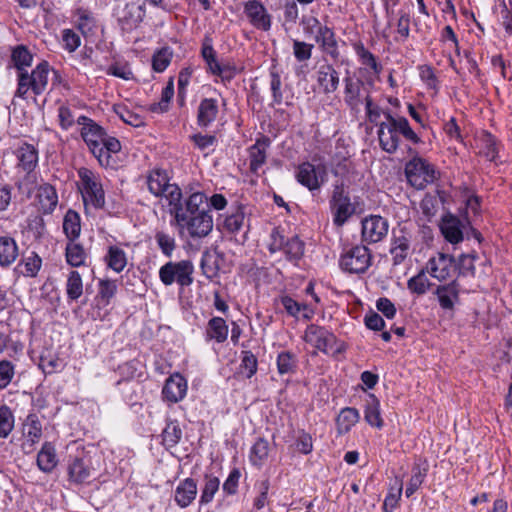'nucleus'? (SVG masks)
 Here are the masks:
<instances>
[{
  "label": "nucleus",
  "mask_w": 512,
  "mask_h": 512,
  "mask_svg": "<svg viewBox=\"0 0 512 512\" xmlns=\"http://www.w3.org/2000/svg\"><path fill=\"white\" fill-rule=\"evenodd\" d=\"M206 197L203 193L191 194L183 203L182 201L173 209H169L174 216L176 225L180 230L186 229L193 239L204 238L213 229V218L209 210L201 208Z\"/></svg>",
  "instance_id": "nucleus-1"
},
{
  "label": "nucleus",
  "mask_w": 512,
  "mask_h": 512,
  "mask_svg": "<svg viewBox=\"0 0 512 512\" xmlns=\"http://www.w3.org/2000/svg\"><path fill=\"white\" fill-rule=\"evenodd\" d=\"M383 115L386 121L378 124L377 131L379 145L382 150L389 154L396 152L400 143V134L415 144L421 141L405 117H395L390 110L383 112Z\"/></svg>",
  "instance_id": "nucleus-2"
},
{
  "label": "nucleus",
  "mask_w": 512,
  "mask_h": 512,
  "mask_svg": "<svg viewBox=\"0 0 512 512\" xmlns=\"http://www.w3.org/2000/svg\"><path fill=\"white\" fill-rule=\"evenodd\" d=\"M49 71L50 66L48 62L42 61L32 70L31 74L20 72L18 74V87L15 95L25 99L29 90H32L35 95L42 94L48 85Z\"/></svg>",
  "instance_id": "nucleus-3"
},
{
  "label": "nucleus",
  "mask_w": 512,
  "mask_h": 512,
  "mask_svg": "<svg viewBox=\"0 0 512 512\" xmlns=\"http://www.w3.org/2000/svg\"><path fill=\"white\" fill-rule=\"evenodd\" d=\"M81 182V193L84 205H92L96 209H101L105 205V193L100 181V176L92 170L81 167L77 171Z\"/></svg>",
  "instance_id": "nucleus-4"
},
{
  "label": "nucleus",
  "mask_w": 512,
  "mask_h": 512,
  "mask_svg": "<svg viewBox=\"0 0 512 512\" xmlns=\"http://www.w3.org/2000/svg\"><path fill=\"white\" fill-rule=\"evenodd\" d=\"M405 175L412 187L422 190L436 181L440 173L426 159L415 156L406 163Z\"/></svg>",
  "instance_id": "nucleus-5"
},
{
  "label": "nucleus",
  "mask_w": 512,
  "mask_h": 512,
  "mask_svg": "<svg viewBox=\"0 0 512 512\" xmlns=\"http://www.w3.org/2000/svg\"><path fill=\"white\" fill-rule=\"evenodd\" d=\"M147 185L152 194L168 201L169 209L182 201L181 189L176 184L169 183V177L164 170H153L147 177Z\"/></svg>",
  "instance_id": "nucleus-6"
},
{
  "label": "nucleus",
  "mask_w": 512,
  "mask_h": 512,
  "mask_svg": "<svg viewBox=\"0 0 512 512\" xmlns=\"http://www.w3.org/2000/svg\"><path fill=\"white\" fill-rule=\"evenodd\" d=\"M77 123L82 125L80 132L81 137L87 144L90 152L98 160L99 164H108V157L104 154H101V143L105 139V130L95 121L86 116L78 117Z\"/></svg>",
  "instance_id": "nucleus-7"
},
{
  "label": "nucleus",
  "mask_w": 512,
  "mask_h": 512,
  "mask_svg": "<svg viewBox=\"0 0 512 512\" xmlns=\"http://www.w3.org/2000/svg\"><path fill=\"white\" fill-rule=\"evenodd\" d=\"M193 271L194 266L190 260L170 261L159 269V278L166 286L176 282L178 285L186 287L193 282Z\"/></svg>",
  "instance_id": "nucleus-8"
},
{
  "label": "nucleus",
  "mask_w": 512,
  "mask_h": 512,
  "mask_svg": "<svg viewBox=\"0 0 512 512\" xmlns=\"http://www.w3.org/2000/svg\"><path fill=\"white\" fill-rule=\"evenodd\" d=\"M339 265L349 273H364L371 265V254L364 245H355L346 250L340 257Z\"/></svg>",
  "instance_id": "nucleus-9"
},
{
  "label": "nucleus",
  "mask_w": 512,
  "mask_h": 512,
  "mask_svg": "<svg viewBox=\"0 0 512 512\" xmlns=\"http://www.w3.org/2000/svg\"><path fill=\"white\" fill-rule=\"evenodd\" d=\"M304 340L326 354L343 351L342 344L334 347L337 344V340L333 333L315 324H311L306 328Z\"/></svg>",
  "instance_id": "nucleus-10"
},
{
  "label": "nucleus",
  "mask_w": 512,
  "mask_h": 512,
  "mask_svg": "<svg viewBox=\"0 0 512 512\" xmlns=\"http://www.w3.org/2000/svg\"><path fill=\"white\" fill-rule=\"evenodd\" d=\"M329 203L333 214V222L337 226H342L355 211L349 195L345 192L343 184L334 186Z\"/></svg>",
  "instance_id": "nucleus-11"
},
{
  "label": "nucleus",
  "mask_w": 512,
  "mask_h": 512,
  "mask_svg": "<svg viewBox=\"0 0 512 512\" xmlns=\"http://www.w3.org/2000/svg\"><path fill=\"white\" fill-rule=\"evenodd\" d=\"M328 172L323 164L314 165L310 162L300 164L296 171L297 181L310 191L319 190L327 181Z\"/></svg>",
  "instance_id": "nucleus-12"
},
{
  "label": "nucleus",
  "mask_w": 512,
  "mask_h": 512,
  "mask_svg": "<svg viewBox=\"0 0 512 512\" xmlns=\"http://www.w3.org/2000/svg\"><path fill=\"white\" fill-rule=\"evenodd\" d=\"M389 222L379 215H370L362 220V241L366 243H378L388 234Z\"/></svg>",
  "instance_id": "nucleus-13"
},
{
  "label": "nucleus",
  "mask_w": 512,
  "mask_h": 512,
  "mask_svg": "<svg viewBox=\"0 0 512 512\" xmlns=\"http://www.w3.org/2000/svg\"><path fill=\"white\" fill-rule=\"evenodd\" d=\"M243 9L249 23L254 28L261 31H269L271 29L272 16L261 1L249 0L244 3Z\"/></svg>",
  "instance_id": "nucleus-14"
},
{
  "label": "nucleus",
  "mask_w": 512,
  "mask_h": 512,
  "mask_svg": "<svg viewBox=\"0 0 512 512\" xmlns=\"http://www.w3.org/2000/svg\"><path fill=\"white\" fill-rule=\"evenodd\" d=\"M412 235L406 228L393 230L390 254L394 265H400L407 258L411 247Z\"/></svg>",
  "instance_id": "nucleus-15"
},
{
  "label": "nucleus",
  "mask_w": 512,
  "mask_h": 512,
  "mask_svg": "<svg viewBox=\"0 0 512 512\" xmlns=\"http://www.w3.org/2000/svg\"><path fill=\"white\" fill-rule=\"evenodd\" d=\"M454 269V258L445 253H437L426 264V271L438 281L447 280Z\"/></svg>",
  "instance_id": "nucleus-16"
},
{
  "label": "nucleus",
  "mask_w": 512,
  "mask_h": 512,
  "mask_svg": "<svg viewBox=\"0 0 512 512\" xmlns=\"http://www.w3.org/2000/svg\"><path fill=\"white\" fill-rule=\"evenodd\" d=\"M316 82L322 94H333L340 84L339 72L332 64H322L316 72Z\"/></svg>",
  "instance_id": "nucleus-17"
},
{
  "label": "nucleus",
  "mask_w": 512,
  "mask_h": 512,
  "mask_svg": "<svg viewBox=\"0 0 512 512\" xmlns=\"http://www.w3.org/2000/svg\"><path fill=\"white\" fill-rule=\"evenodd\" d=\"M187 393V381L179 373L172 374L165 382L162 390L163 398L171 403L181 401Z\"/></svg>",
  "instance_id": "nucleus-18"
},
{
  "label": "nucleus",
  "mask_w": 512,
  "mask_h": 512,
  "mask_svg": "<svg viewBox=\"0 0 512 512\" xmlns=\"http://www.w3.org/2000/svg\"><path fill=\"white\" fill-rule=\"evenodd\" d=\"M440 230L444 238L451 244H457L463 240L464 224L451 213H447L442 217Z\"/></svg>",
  "instance_id": "nucleus-19"
},
{
  "label": "nucleus",
  "mask_w": 512,
  "mask_h": 512,
  "mask_svg": "<svg viewBox=\"0 0 512 512\" xmlns=\"http://www.w3.org/2000/svg\"><path fill=\"white\" fill-rule=\"evenodd\" d=\"M146 14L145 3H127L119 17V22L124 30L136 28L144 19Z\"/></svg>",
  "instance_id": "nucleus-20"
},
{
  "label": "nucleus",
  "mask_w": 512,
  "mask_h": 512,
  "mask_svg": "<svg viewBox=\"0 0 512 512\" xmlns=\"http://www.w3.org/2000/svg\"><path fill=\"white\" fill-rule=\"evenodd\" d=\"M224 229L230 234H237L244 230L249 229V219L246 216V207L244 205H237L231 208L228 215L223 222Z\"/></svg>",
  "instance_id": "nucleus-21"
},
{
  "label": "nucleus",
  "mask_w": 512,
  "mask_h": 512,
  "mask_svg": "<svg viewBox=\"0 0 512 512\" xmlns=\"http://www.w3.org/2000/svg\"><path fill=\"white\" fill-rule=\"evenodd\" d=\"M460 285L456 280L450 283L439 285L434 294L437 296L439 305L444 310H453L459 301Z\"/></svg>",
  "instance_id": "nucleus-22"
},
{
  "label": "nucleus",
  "mask_w": 512,
  "mask_h": 512,
  "mask_svg": "<svg viewBox=\"0 0 512 512\" xmlns=\"http://www.w3.org/2000/svg\"><path fill=\"white\" fill-rule=\"evenodd\" d=\"M17 158V167L29 174L36 168L38 164V150L34 145L22 143L15 151Z\"/></svg>",
  "instance_id": "nucleus-23"
},
{
  "label": "nucleus",
  "mask_w": 512,
  "mask_h": 512,
  "mask_svg": "<svg viewBox=\"0 0 512 512\" xmlns=\"http://www.w3.org/2000/svg\"><path fill=\"white\" fill-rule=\"evenodd\" d=\"M344 101L352 110H358L359 106L364 102L362 97V88L364 81L361 79H353L352 77L344 78Z\"/></svg>",
  "instance_id": "nucleus-24"
},
{
  "label": "nucleus",
  "mask_w": 512,
  "mask_h": 512,
  "mask_svg": "<svg viewBox=\"0 0 512 512\" xmlns=\"http://www.w3.org/2000/svg\"><path fill=\"white\" fill-rule=\"evenodd\" d=\"M315 41L319 44L321 50L332 59L337 60L339 58L338 42L332 28L326 25L323 28H319L318 33L315 35Z\"/></svg>",
  "instance_id": "nucleus-25"
},
{
  "label": "nucleus",
  "mask_w": 512,
  "mask_h": 512,
  "mask_svg": "<svg viewBox=\"0 0 512 512\" xmlns=\"http://www.w3.org/2000/svg\"><path fill=\"white\" fill-rule=\"evenodd\" d=\"M93 475L94 470L82 458H74L68 465L69 481L76 485L88 483Z\"/></svg>",
  "instance_id": "nucleus-26"
},
{
  "label": "nucleus",
  "mask_w": 512,
  "mask_h": 512,
  "mask_svg": "<svg viewBox=\"0 0 512 512\" xmlns=\"http://www.w3.org/2000/svg\"><path fill=\"white\" fill-rule=\"evenodd\" d=\"M36 198L38 201V209L43 214H51L58 204L56 189L48 183L38 187Z\"/></svg>",
  "instance_id": "nucleus-27"
},
{
  "label": "nucleus",
  "mask_w": 512,
  "mask_h": 512,
  "mask_svg": "<svg viewBox=\"0 0 512 512\" xmlns=\"http://www.w3.org/2000/svg\"><path fill=\"white\" fill-rule=\"evenodd\" d=\"M218 113L219 107L216 99H202L197 110V124L201 128L209 127L216 120Z\"/></svg>",
  "instance_id": "nucleus-28"
},
{
  "label": "nucleus",
  "mask_w": 512,
  "mask_h": 512,
  "mask_svg": "<svg viewBox=\"0 0 512 512\" xmlns=\"http://www.w3.org/2000/svg\"><path fill=\"white\" fill-rule=\"evenodd\" d=\"M197 484L194 479L186 478L175 489L174 500L181 508L188 507L196 498Z\"/></svg>",
  "instance_id": "nucleus-29"
},
{
  "label": "nucleus",
  "mask_w": 512,
  "mask_h": 512,
  "mask_svg": "<svg viewBox=\"0 0 512 512\" xmlns=\"http://www.w3.org/2000/svg\"><path fill=\"white\" fill-rule=\"evenodd\" d=\"M270 145L268 137H261L249 148L250 170L257 172L266 162V150Z\"/></svg>",
  "instance_id": "nucleus-30"
},
{
  "label": "nucleus",
  "mask_w": 512,
  "mask_h": 512,
  "mask_svg": "<svg viewBox=\"0 0 512 512\" xmlns=\"http://www.w3.org/2000/svg\"><path fill=\"white\" fill-rule=\"evenodd\" d=\"M57 464L55 446L51 442H45L37 455L38 468L44 473H51Z\"/></svg>",
  "instance_id": "nucleus-31"
},
{
  "label": "nucleus",
  "mask_w": 512,
  "mask_h": 512,
  "mask_svg": "<svg viewBox=\"0 0 512 512\" xmlns=\"http://www.w3.org/2000/svg\"><path fill=\"white\" fill-rule=\"evenodd\" d=\"M19 255L18 245L14 238L10 236L0 237V265L9 267L15 262Z\"/></svg>",
  "instance_id": "nucleus-32"
},
{
  "label": "nucleus",
  "mask_w": 512,
  "mask_h": 512,
  "mask_svg": "<svg viewBox=\"0 0 512 512\" xmlns=\"http://www.w3.org/2000/svg\"><path fill=\"white\" fill-rule=\"evenodd\" d=\"M228 325L221 317H213L208 321L205 337L207 341L215 340L217 343H223L228 337Z\"/></svg>",
  "instance_id": "nucleus-33"
},
{
  "label": "nucleus",
  "mask_w": 512,
  "mask_h": 512,
  "mask_svg": "<svg viewBox=\"0 0 512 512\" xmlns=\"http://www.w3.org/2000/svg\"><path fill=\"white\" fill-rule=\"evenodd\" d=\"M365 421L372 427L381 429L383 427V419L380 413V402L374 394H369L364 409Z\"/></svg>",
  "instance_id": "nucleus-34"
},
{
  "label": "nucleus",
  "mask_w": 512,
  "mask_h": 512,
  "mask_svg": "<svg viewBox=\"0 0 512 512\" xmlns=\"http://www.w3.org/2000/svg\"><path fill=\"white\" fill-rule=\"evenodd\" d=\"M76 28L84 37L94 34L97 27V20L93 13L87 9L79 8L76 10Z\"/></svg>",
  "instance_id": "nucleus-35"
},
{
  "label": "nucleus",
  "mask_w": 512,
  "mask_h": 512,
  "mask_svg": "<svg viewBox=\"0 0 512 512\" xmlns=\"http://www.w3.org/2000/svg\"><path fill=\"white\" fill-rule=\"evenodd\" d=\"M359 419H360V414L356 408H353V407L343 408L340 411V413L336 419L338 433L339 434L348 433L351 430V428L359 421Z\"/></svg>",
  "instance_id": "nucleus-36"
},
{
  "label": "nucleus",
  "mask_w": 512,
  "mask_h": 512,
  "mask_svg": "<svg viewBox=\"0 0 512 512\" xmlns=\"http://www.w3.org/2000/svg\"><path fill=\"white\" fill-rule=\"evenodd\" d=\"M63 232L68 241L76 240L80 236L81 218L76 211L69 209L66 212L63 219Z\"/></svg>",
  "instance_id": "nucleus-37"
},
{
  "label": "nucleus",
  "mask_w": 512,
  "mask_h": 512,
  "mask_svg": "<svg viewBox=\"0 0 512 512\" xmlns=\"http://www.w3.org/2000/svg\"><path fill=\"white\" fill-rule=\"evenodd\" d=\"M107 266L113 271L120 273L124 270L127 265V256L123 249L118 246L112 245L108 247L107 254L105 256Z\"/></svg>",
  "instance_id": "nucleus-38"
},
{
  "label": "nucleus",
  "mask_w": 512,
  "mask_h": 512,
  "mask_svg": "<svg viewBox=\"0 0 512 512\" xmlns=\"http://www.w3.org/2000/svg\"><path fill=\"white\" fill-rule=\"evenodd\" d=\"M428 472L426 464L415 463L412 467L411 478L405 490L407 498L411 497L422 485Z\"/></svg>",
  "instance_id": "nucleus-39"
},
{
  "label": "nucleus",
  "mask_w": 512,
  "mask_h": 512,
  "mask_svg": "<svg viewBox=\"0 0 512 512\" xmlns=\"http://www.w3.org/2000/svg\"><path fill=\"white\" fill-rule=\"evenodd\" d=\"M65 257L70 266L79 267L85 265L87 254L81 244L76 243L75 240H70L65 248Z\"/></svg>",
  "instance_id": "nucleus-40"
},
{
  "label": "nucleus",
  "mask_w": 512,
  "mask_h": 512,
  "mask_svg": "<svg viewBox=\"0 0 512 512\" xmlns=\"http://www.w3.org/2000/svg\"><path fill=\"white\" fill-rule=\"evenodd\" d=\"M24 435L27 438V441L30 442V448L40 440L42 436V425L35 414L27 416L24 423Z\"/></svg>",
  "instance_id": "nucleus-41"
},
{
  "label": "nucleus",
  "mask_w": 512,
  "mask_h": 512,
  "mask_svg": "<svg viewBox=\"0 0 512 512\" xmlns=\"http://www.w3.org/2000/svg\"><path fill=\"white\" fill-rule=\"evenodd\" d=\"M66 294L69 300H78L83 294V281L78 271L72 270L67 277Z\"/></svg>",
  "instance_id": "nucleus-42"
},
{
  "label": "nucleus",
  "mask_w": 512,
  "mask_h": 512,
  "mask_svg": "<svg viewBox=\"0 0 512 512\" xmlns=\"http://www.w3.org/2000/svg\"><path fill=\"white\" fill-rule=\"evenodd\" d=\"M480 154L485 156L489 161H495L498 154V144L496 138L485 132L479 138Z\"/></svg>",
  "instance_id": "nucleus-43"
},
{
  "label": "nucleus",
  "mask_w": 512,
  "mask_h": 512,
  "mask_svg": "<svg viewBox=\"0 0 512 512\" xmlns=\"http://www.w3.org/2000/svg\"><path fill=\"white\" fill-rule=\"evenodd\" d=\"M11 60L20 72H26L25 67L32 64L33 56L24 45H18L12 50Z\"/></svg>",
  "instance_id": "nucleus-44"
},
{
  "label": "nucleus",
  "mask_w": 512,
  "mask_h": 512,
  "mask_svg": "<svg viewBox=\"0 0 512 512\" xmlns=\"http://www.w3.org/2000/svg\"><path fill=\"white\" fill-rule=\"evenodd\" d=\"M297 369V358L289 351H282L277 356V370L280 375L293 374Z\"/></svg>",
  "instance_id": "nucleus-45"
},
{
  "label": "nucleus",
  "mask_w": 512,
  "mask_h": 512,
  "mask_svg": "<svg viewBox=\"0 0 512 512\" xmlns=\"http://www.w3.org/2000/svg\"><path fill=\"white\" fill-rule=\"evenodd\" d=\"M354 50L363 65L371 68L375 74H379L382 66L377 62L376 57L365 48L363 43L358 42L354 45Z\"/></svg>",
  "instance_id": "nucleus-46"
},
{
  "label": "nucleus",
  "mask_w": 512,
  "mask_h": 512,
  "mask_svg": "<svg viewBox=\"0 0 512 512\" xmlns=\"http://www.w3.org/2000/svg\"><path fill=\"white\" fill-rule=\"evenodd\" d=\"M219 485H220V481L216 476L207 475V474L205 475L204 486L202 488L201 496H200V500H199L201 505H206L213 500L215 493L219 489Z\"/></svg>",
  "instance_id": "nucleus-47"
},
{
  "label": "nucleus",
  "mask_w": 512,
  "mask_h": 512,
  "mask_svg": "<svg viewBox=\"0 0 512 512\" xmlns=\"http://www.w3.org/2000/svg\"><path fill=\"white\" fill-rule=\"evenodd\" d=\"M182 437V430L177 421H170L162 432L163 444L167 447L176 446Z\"/></svg>",
  "instance_id": "nucleus-48"
},
{
  "label": "nucleus",
  "mask_w": 512,
  "mask_h": 512,
  "mask_svg": "<svg viewBox=\"0 0 512 512\" xmlns=\"http://www.w3.org/2000/svg\"><path fill=\"white\" fill-rule=\"evenodd\" d=\"M155 240L162 254L170 258L176 248L175 237L164 231H157Z\"/></svg>",
  "instance_id": "nucleus-49"
},
{
  "label": "nucleus",
  "mask_w": 512,
  "mask_h": 512,
  "mask_svg": "<svg viewBox=\"0 0 512 512\" xmlns=\"http://www.w3.org/2000/svg\"><path fill=\"white\" fill-rule=\"evenodd\" d=\"M101 146H102L101 154H104L105 156H107L109 162H108V164H100V165L104 166V167L113 166L114 159L112 157V154H116L121 150L120 141L117 138L108 136L106 134L104 141L101 143Z\"/></svg>",
  "instance_id": "nucleus-50"
},
{
  "label": "nucleus",
  "mask_w": 512,
  "mask_h": 512,
  "mask_svg": "<svg viewBox=\"0 0 512 512\" xmlns=\"http://www.w3.org/2000/svg\"><path fill=\"white\" fill-rule=\"evenodd\" d=\"M283 252L288 260H299L304 254V243L297 236H293L286 241Z\"/></svg>",
  "instance_id": "nucleus-51"
},
{
  "label": "nucleus",
  "mask_w": 512,
  "mask_h": 512,
  "mask_svg": "<svg viewBox=\"0 0 512 512\" xmlns=\"http://www.w3.org/2000/svg\"><path fill=\"white\" fill-rule=\"evenodd\" d=\"M269 443L263 438H259L251 448L250 460L254 465H261L268 457Z\"/></svg>",
  "instance_id": "nucleus-52"
},
{
  "label": "nucleus",
  "mask_w": 512,
  "mask_h": 512,
  "mask_svg": "<svg viewBox=\"0 0 512 512\" xmlns=\"http://www.w3.org/2000/svg\"><path fill=\"white\" fill-rule=\"evenodd\" d=\"M14 427V416L6 405L0 406V437L6 438Z\"/></svg>",
  "instance_id": "nucleus-53"
},
{
  "label": "nucleus",
  "mask_w": 512,
  "mask_h": 512,
  "mask_svg": "<svg viewBox=\"0 0 512 512\" xmlns=\"http://www.w3.org/2000/svg\"><path fill=\"white\" fill-rule=\"evenodd\" d=\"M258 361L251 351H242L240 371L246 378H251L257 372Z\"/></svg>",
  "instance_id": "nucleus-54"
},
{
  "label": "nucleus",
  "mask_w": 512,
  "mask_h": 512,
  "mask_svg": "<svg viewBox=\"0 0 512 512\" xmlns=\"http://www.w3.org/2000/svg\"><path fill=\"white\" fill-rule=\"evenodd\" d=\"M430 286V282L425 275V271L421 270L417 275L410 278L407 282V287L412 293L423 295L426 293Z\"/></svg>",
  "instance_id": "nucleus-55"
},
{
  "label": "nucleus",
  "mask_w": 512,
  "mask_h": 512,
  "mask_svg": "<svg viewBox=\"0 0 512 512\" xmlns=\"http://www.w3.org/2000/svg\"><path fill=\"white\" fill-rule=\"evenodd\" d=\"M314 45L297 39L293 40V55L300 62H307L312 57Z\"/></svg>",
  "instance_id": "nucleus-56"
},
{
  "label": "nucleus",
  "mask_w": 512,
  "mask_h": 512,
  "mask_svg": "<svg viewBox=\"0 0 512 512\" xmlns=\"http://www.w3.org/2000/svg\"><path fill=\"white\" fill-rule=\"evenodd\" d=\"M172 51L170 48L165 47L158 50L152 58V67L156 72H163L171 62Z\"/></svg>",
  "instance_id": "nucleus-57"
},
{
  "label": "nucleus",
  "mask_w": 512,
  "mask_h": 512,
  "mask_svg": "<svg viewBox=\"0 0 512 512\" xmlns=\"http://www.w3.org/2000/svg\"><path fill=\"white\" fill-rule=\"evenodd\" d=\"M270 90L272 92L273 103L280 105L283 102V94H282V81L280 73L272 67L270 69Z\"/></svg>",
  "instance_id": "nucleus-58"
},
{
  "label": "nucleus",
  "mask_w": 512,
  "mask_h": 512,
  "mask_svg": "<svg viewBox=\"0 0 512 512\" xmlns=\"http://www.w3.org/2000/svg\"><path fill=\"white\" fill-rule=\"evenodd\" d=\"M115 112L123 122L133 127H141L145 125L144 119L137 113L132 112L127 107L119 106L115 108Z\"/></svg>",
  "instance_id": "nucleus-59"
},
{
  "label": "nucleus",
  "mask_w": 512,
  "mask_h": 512,
  "mask_svg": "<svg viewBox=\"0 0 512 512\" xmlns=\"http://www.w3.org/2000/svg\"><path fill=\"white\" fill-rule=\"evenodd\" d=\"M116 291L117 284L115 280H100L98 295L100 296L101 301L104 303V305H108L110 303V300L111 298L114 297Z\"/></svg>",
  "instance_id": "nucleus-60"
},
{
  "label": "nucleus",
  "mask_w": 512,
  "mask_h": 512,
  "mask_svg": "<svg viewBox=\"0 0 512 512\" xmlns=\"http://www.w3.org/2000/svg\"><path fill=\"white\" fill-rule=\"evenodd\" d=\"M209 71L217 76H220L223 80H230L233 77V71L229 67H223L220 65L216 58V54L212 58L205 59Z\"/></svg>",
  "instance_id": "nucleus-61"
},
{
  "label": "nucleus",
  "mask_w": 512,
  "mask_h": 512,
  "mask_svg": "<svg viewBox=\"0 0 512 512\" xmlns=\"http://www.w3.org/2000/svg\"><path fill=\"white\" fill-rule=\"evenodd\" d=\"M22 263L25 267L24 274L29 277H35L42 266V259L36 252H31Z\"/></svg>",
  "instance_id": "nucleus-62"
},
{
  "label": "nucleus",
  "mask_w": 512,
  "mask_h": 512,
  "mask_svg": "<svg viewBox=\"0 0 512 512\" xmlns=\"http://www.w3.org/2000/svg\"><path fill=\"white\" fill-rule=\"evenodd\" d=\"M192 71L189 68H184L178 75V101L181 105L184 104L186 97L187 86L190 83Z\"/></svg>",
  "instance_id": "nucleus-63"
},
{
  "label": "nucleus",
  "mask_w": 512,
  "mask_h": 512,
  "mask_svg": "<svg viewBox=\"0 0 512 512\" xmlns=\"http://www.w3.org/2000/svg\"><path fill=\"white\" fill-rule=\"evenodd\" d=\"M62 40L64 48L68 52H74L81 45L80 36L72 29H64L62 31Z\"/></svg>",
  "instance_id": "nucleus-64"
}]
</instances>
